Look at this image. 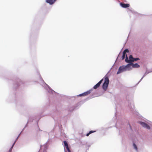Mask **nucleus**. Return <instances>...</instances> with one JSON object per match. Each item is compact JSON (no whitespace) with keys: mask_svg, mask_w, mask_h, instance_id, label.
Returning a JSON list of instances; mask_svg holds the SVG:
<instances>
[{"mask_svg":"<svg viewBox=\"0 0 152 152\" xmlns=\"http://www.w3.org/2000/svg\"><path fill=\"white\" fill-rule=\"evenodd\" d=\"M15 143V142L13 143V145H12V147H11V148H13V146H14V145Z\"/></svg>","mask_w":152,"mask_h":152,"instance_id":"nucleus-15","label":"nucleus"},{"mask_svg":"<svg viewBox=\"0 0 152 152\" xmlns=\"http://www.w3.org/2000/svg\"><path fill=\"white\" fill-rule=\"evenodd\" d=\"M140 124L143 127H145L148 129H150V126L147 124L143 122H141Z\"/></svg>","mask_w":152,"mask_h":152,"instance_id":"nucleus-6","label":"nucleus"},{"mask_svg":"<svg viewBox=\"0 0 152 152\" xmlns=\"http://www.w3.org/2000/svg\"><path fill=\"white\" fill-rule=\"evenodd\" d=\"M91 91V90H89L88 91L86 92H85L82 94H80L79 95V96H86L89 94Z\"/></svg>","mask_w":152,"mask_h":152,"instance_id":"nucleus-10","label":"nucleus"},{"mask_svg":"<svg viewBox=\"0 0 152 152\" xmlns=\"http://www.w3.org/2000/svg\"><path fill=\"white\" fill-rule=\"evenodd\" d=\"M130 66H132V67L133 68H136L139 67L140 66L137 63L134 64L132 63L128 64L126 65V67H129Z\"/></svg>","mask_w":152,"mask_h":152,"instance_id":"nucleus-3","label":"nucleus"},{"mask_svg":"<svg viewBox=\"0 0 152 152\" xmlns=\"http://www.w3.org/2000/svg\"><path fill=\"white\" fill-rule=\"evenodd\" d=\"M57 0H46V2L50 5L53 4Z\"/></svg>","mask_w":152,"mask_h":152,"instance_id":"nucleus-8","label":"nucleus"},{"mask_svg":"<svg viewBox=\"0 0 152 152\" xmlns=\"http://www.w3.org/2000/svg\"><path fill=\"white\" fill-rule=\"evenodd\" d=\"M139 60V58H134V61H137Z\"/></svg>","mask_w":152,"mask_h":152,"instance_id":"nucleus-14","label":"nucleus"},{"mask_svg":"<svg viewBox=\"0 0 152 152\" xmlns=\"http://www.w3.org/2000/svg\"><path fill=\"white\" fill-rule=\"evenodd\" d=\"M103 80V79H102L97 83L93 87L94 89H96L98 88L100 86L101 83H102Z\"/></svg>","mask_w":152,"mask_h":152,"instance_id":"nucleus-5","label":"nucleus"},{"mask_svg":"<svg viewBox=\"0 0 152 152\" xmlns=\"http://www.w3.org/2000/svg\"><path fill=\"white\" fill-rule=\"evenodd\" d=\"M64 146H65L66 147V149H67V151H68V152H71L69 149L68 144L66 141H64Z\"/></svg>","mask_w":152,"mask_h":152,"instance_id":"nucleus-9","label":"nucleus"},{"mask_svg":"<svg viewBox=\"0 0 152 152\" xmlns=\"http://www.w3.org/2000/svg\"><path fill=\"white\" fill-rule=\"evenodd\" d=\"M133 145L134 147V148L137 151V148L136 144L134 143H133Z\"/></svg>","mask_w":152,"mask_h":152,"instance_id":"nucleus-13","label":"nucleus"},{"mask_svg":"<svg viewBox=\"0 0 152 152\" xmlns=\"http://www.w3.org/2000/svg\"><path fill=\"white\" fill-rule=\"evenodd\" d=\"M126 67V66L125 67L123 66H120L118 69V71L117 72V74H118L120 73L125 70Z\"/></svg>","mask_w":152,"mask_h":152,"instance_id":"nucleus-4","label":"nucleus"},{"mask_svg":"<svg viewBox=\"0 0 152 152\" xmlns=\"http://www.w3.org/2000/svg\"><path fill=\"white\" fill-rule=\"evenodd\" d=\"M129 51L128 49H125L124 50L123 53V56H122V60H124L126 54V52H129Z\"/></svg>","mask_w":152,"mask_h":152,"instance_id":"nucleus-11","label":"nucleus"},{"mask_svg":"<svg viewBox=\"0 0 152 152\" xmlns=\"http://www.w3.org/2000/svg\"><path fill=\"white\" fill-rule=\"evenodd\" d=\"M95 132H96L95 131H90L88 133H87L86 134V135L87 136H88L90 134H91V133H93Z\"/></svg>","mask_w":152,"mask_h":152,"instance_id":"nucleus-12","label":"nucleus"},{"mask_svg":"<svg viewBox=\"0 0 152 152\" xmlns=\"http://www.w3.org/2000/svg\"><path fill=\"white\" fill-rule=\"evenodd\" d=\"M134 58L132 55H130L129 56V59H128L127 55H126V56L125 61L126 63H131L134 62Z\"/></svg>","mask_w":152,"mask_h":152,"instance_id":"nucleus-2","label":"nucleus"},{"mask_svg":"<svg viewBox=\"0 0 152 152\" xmlns=\"http://www.w3.org/2000/svg\"><path fill=\"white\" fill-rule=\"evenodd\" d=\"M120 5L123 8H127L130 6V5L129 4H124L121 3L120 4Z\"/></svg>","mask_w":152,"mask_h":152,"instance_id":"nucleus-7","label":"nucleus"},{"mask_svg":"<svg viewBox=\"0 0 152 152\" xmlns=\"http://www.w3.org/2000/svg\"><path fill=\"white\" fill-rule=\"evenodd\" d=\"M104 82L103 84L102 88L104 90H106L107 88L109 82V80L108 77L106 76H105L104 77Z\"/></svg>","mask_w":152,"mask_h":152,"instance_id":"nucleus-1","label":"nucleus"}]
</instances>
